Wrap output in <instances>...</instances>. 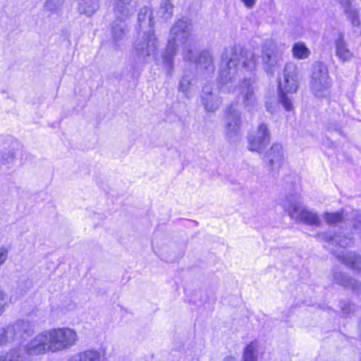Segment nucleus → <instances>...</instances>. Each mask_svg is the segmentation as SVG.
Returning a JSON list of instances; mask_svg holds the SVG:
<instances>
[{
    "instance_id": "f257e3e1",
    "label": "nucleus",
    "mask_w": 361,
    "mask_h": 361,
    "mask_svg": "<svg viewBox=\"0 0 361 361\" xmlns=\"http://www.w3.org/2000/svg\"><path fill=\"white\" fill-rule=\"evenodd\" d=\"M257 64V57L251 50L240 47L226 48L221 54V61L218 78L219 90L222 92H231L235 87L238 76L245 78L239 85V93L245 109L251 111L257 106L255 94V79L252 76Z\"/></svg>"
},
{
    "instance_id": "f03ea898",
    "label": "nucleus",
    "mask_w": 361,
    "mask_h": 361,
    "mask_svg": "<svg viewBox=\"0 0 361 361\" xmlns=\"http://www.w3.org/2000/svg\"><path fill=\"white\" fill-rule=\"evenodd\" d=\"M191 26L190 20L179 19L171 28L167 46L161 54V63L167 75L172 76L173 73L174 58L178 44L185 46L183 51L184 61L196 64L203 75L212 76L214 74L215 67L211 52L203 51L197 56L195 47L187 44L191 33Z\"/></svg>"
},
{
    "instance_id": "7ed1b4c3",
    "label": "nucleus",
    "mask_w": 361,
    "mask_h": 361,
    "mask_svg": "<svg viewBox=\"0 0 361 361\" xmlns=\"http://www.w3.org/2000/svg\"><path fill=\"white\" fill-rule=\"evenodd\" d=\"M51 353L47 331H44L29 342L25 347L18 346L0 355V361H30V356L42 355Z\"/></svg>"
},
{
    "instance_id": "20e7f679",
    "label": "nucleus",
    "mask_w": 361,
    "mask_h": 361,
    "mask_svg": "<svg viewBox=\"0 0 361 361\" xmlns=\"http://www.w3.org/2000/svg\"><path fill=\"white\" fill-rule=\"evenodd\" d=\"M282 206L290 218L297 222L315 226H320L322 224L318 215L307 209L303 205L301 197L297 195L287 196L283 201Z\"/></svg>"
},
{
    "instance_id": "39448f33",
    "label": "nucleus",
    "mask_w": 361,
    "mask_h": 361,
    "mask_svg": "<svg viewBox=\"0 0 361 361\" xmlns=\"http://www.w3.org/2000/svg\"><path fill=\"white\" fill-rule=\"evenodd\" d=\"M280 102L286 111H292V99L288 94L295 93L298 88L297 68L293 63H287L284 68L283 77L279 79Z\"/></svg>"
},
{
    "instance_id": "423d86ee",
    "label": "nucleus",
    "mask_w": 361,
    "mask_h": 361,
    "mask_svg": "<svg viewBox=\"0 0 361 361\" xmlns=\"http://www.w3.org/2000/svg\"><path fill=\"white\" fill-rule=\"evenodd\" d=\"M332 80L326 64L315 62L312 65L310 87L314 95L319 98L328 97L331 93Z\"/></svg>"
},
{
    "instance_id": "0eeeda50",
    "label": "nucleus",
    "mask_w": 361,
    "mask_h": 361,
    "mask_svg": "<svg viewBox=\"0 0 361 361\" xmlns=\"http://www.w3.org/2000/svg\"><path fill=\"white\" fill-rule=\"evenodd\" d=\"M159 41L155 34H137L133 51L138 63H147L157 59Z\"/></svg>"
},
{
    "instance_id": "6e6552de",
    "label": "nucleus",
    "mask_w": 361,
    "mask_h": 361,
    "mask_svg": "<svg viewBox=\"0 0 361 361\" xmlns=\"http://www.w3.org/2000/svg\"><path fill=\"white\" fill-rule=\"evenodd\" d=\"M47 334L51 353L69 350L78 341L76 331L68 327L51 329L47 330Z\"/></svg>"
},
{
    "instance_id": "1a4fd4ad",
    "label": "nucleus",
    "mask_w": 361,
    "mask_h": 361,
    "mask_svg": "<svg viewBox=\"0 0 361 361\" xmlns=\"http://www.w3.org/2000/svg\"><path fill=\"white\" fill-rule=\"evenodd\" d=\"M262 62L264 71L271 75L278 71L283 63V51L274 41L267 40L262 47Z\"/></svg>"
},
{
    "instance_id": "9d476101",
    "label": "nucleus",
    "mask_w": 361,
    "mask_h": 361,
    "mask_svg": "<svg viewBox=\"0 0 361 361\" xmlns=\"http://www.w3.org/2000/svg\"><path fill=\"white\" fill-rule=\"evenodd\" d=\"M224 118V128L226 138L235 142L240 137L241 112L237 103L231 104L226 109Z\"/></svg>"
},
{
    "instance_id": "9b49d317",
    "label": "nucleus",
    "mask_w": 361,
    "mask_h": 361,
    "mask_svg": "<svg viewBox=\"0 0 361 361\" xmlns=\"http://www.w3.org/2000/svg\"><path fill=\"white\" fill-rule=\"evenodd\" d=\"M271 138L270 130L264 123L259 124L256 130L248 135L247 148L252 152L262 153L267 147Z\"/></svg>"
},
{
    "instance_id": "f8f14e48",
    "label": "nucleus",
    "mask_w": 361,
    "mask_h": 361,
    "mask_svg": "<svg viewBox=\"0 0 361 361\" xmlns=\"http://www.w3.org/2000/svg\"><path fill=\"white\" fill-rule=\"evenodd\" d=\"M3 328L10 343L21 339L24 336H29L34 331L32 324L23 319L18 320Z\"/></svg>"
},
{
    "instance_id": "ddd939ff",
    "label": "nucleus",
    "mask_w": 361,
    "mask_h": 361,
    "mask_svg": "<svg viewBox=\"0 0 361 361\" xmlns=\"http://www.w3.org/2000/svg\"><path fill=\"white\" fill-rule=\"evenodd\" d=\"M153 11L149 6H143L137 15V34H155Z\"/></svg>"
},
{
    "instance_id": "4468645a",
    "label": "nucleus",
    "mask_w": 361,
    "mask_h": 361,
    "mask_svg": "<svg viewBox=\"0 0 361 361\" xmlns=\"http://www.w3.org/2000/svg\"><path fill=\"white\" fill-rule=\"evenodd\" d=\"M269 169L277 172L284 162V152L283 147L279 143H274L265 154Z\"/></svg>"
},
{
    "instance_id": "2eb2a0df",
    "label": "nucleus",
    "mask_w": 361,
    "mask_h": 361,
    "mask_svg": "<svg viewBox=\"0 0 361 361\" xmlns=\"http://www.w3.org/2000/svg\"><path fill=\"white\" fill-rule=\"evenodd\" d=\"M116 20L112 23L111 27V35L114 42L117 45L118 42L123 41L128 33V30L125 20L128 18L133 13H130L128 16L119 17L114 11Z\"/></svg>"
},
{
    "instance_id": "dca6fc26",
    "label": "nucleus",
    "mask_w": 361,
    "mask_h": 361,
    "mask_svg": "<svg viewBox=\"0 0 361 361\" xmlns=\"http://www.w3.org/2000/svg\"><path fill=\"white\" fill-rule=\"evenodd\" d=\"M201 102L207 112L216 111L222 104L221 99L212 91L209 85L202 88Z\"/></svg>"
},
{
    "instance_id": "f3484780",
    "label": "nucleus",
    "mask_w": 361,
    "mask_h": 361,
    "mask_svg": "<svg viewBox=\"0 0 361 361\" xmlns=\"http://www.w3.org/2000/svg\"><path fill=\"white\" fill-rule=\"evenodd\" d=\"M346 18L350 22L353 27H359L360 25V7L353 4L350 0H338Z\"/></svg>"
},
{
    "instance_id": "a211bd4d",
    "label": "nucleus",
    "mask_w": 361,
    "mask_h": 361,
    "mask_svg": "<svg viewBox=\"0 0 361 361\" xmlns=\"http://www.w3.org/2000/svg\"><path fill=\"white\" fill-rule=\"evenodd\" d=\"M335 53L338 59L343 62H349L353 58V52L349 49L348 45L344 39V35L339 33L335 39Z\"/></svg>"
},
{
    "instance_id": "6ab92c4d",
    "label": "nucleus",
    "mask_w": 361,
    "mask_h": 361,
    "mask_svg": "<svg viewBox=\"0 0 361 361\" xmlns=\"http://www.w3.org/2000/svg\"><path fill=\"white\" fill-rule=\"evenodd\" d=\"M67 361H106L102 350L90 349L71 355Z\"/></svg>"
},
{
    "instance_id": "aec40b11",
    "label": "nucleus",
    "mask_w": 361,
    "mask_h": 361,
    "mask_svg": "<svg viewBox=\"0 0 361 361\" xmlns=\"http://www.w3.org/2000/svg\"><path fill=\"white\" fill-rule=\"evenodd\" d=\"M334 281L335 283L351 289L355 293L361 294V283L350 278L340 271L334 274Z\"/></svg>"
},
{
    "instance_id": "412c9836",
    "label": "nucleus",
    "mask_w": 361,
    "mask_h": 361,
    "mask_svg": "<svg viewBox=\"0 0 361 361\" xmlns=\"http://www.w3.org/2000/svg\"><path fill=\"white\" fill-rule=\"evenodd\" d=\"M197 81L195 76L188 72L183 75L178 85V91L183 92L185 97L189 98L194 92Z\"/></svg>"
},
{
    "instance_id": "4be33fe9",
    "label": "nucleus",
    "mask_w": 361,
    "mask_h": 361,
    "mask_svg": "<svg viewBox=\"0 0 361 361\" xmlns=\"http://www.w3.org/2000/svg\"><path fill=\"white\" fill-rule=\"evenodd\" d=\"M99 0H78V11L80 15L92 16L99 8Z\"/></svg>"
},
{
    "instance_id": "5701e85b",
    "label": "nucleus",
    "mask_w": 361,
    "mask_h": 361,
    "mask_svg": "<svg viewBox=\"0 0 361 361\" xmlns=\"http://www.w3.org/2000/svg\"><path fill=\"white\" fill-rule=\"evenodd\" d=\"M338 258L346 266L355 270L361 275V257L355 253L349 252L338 255Z\"/></svg>"
},
{
    "instance_id": "b1692460",
    "label": "nucleus",
    "mask_w": 361,
    "mask_h": 361,
    "mask_svg": "<svg viewBox=\"0 0 361 361\" xmlns=\"http://www.w3.org/2000/svg\"><path fill=\"white\" fill-rule=\"evenodd\" d=\"M317 238L321 241H331L343 247L349 246L352 243V239L348 237L344 236L341 238L339 235H333L331 233L327 232L319 233L317 235Z\"/></svg>"
},
{
    "instance_id": "393cba45",
    "label": "nucleus",
    "mask_w": 361,
    "mask_h": 361,
    "mask_svg": "<svg viewBox=\"0 0 361 361\" xmlns=\"http://www.w3.org/2000/svg\"><path fill=\"white\" fill-rule=\"evenodd\" d=\"M132 0H116L114 4V11L119 17L128 16L134 11Z\"/></svg>"
},
{
    "instance_id": "a878e982",
    "label": "nucleus",
    "mask_w": 361,
    "mask_h": 361,
    "mask_svg": "<svg viewBox=\"0 0 361 361\" xmlns=\"http://www.w3.org/2000/svg\"><path fill=\"white\" fill-rule=\"evenodd\" d=\"M20 145L16 140L11 142L8 149H5L2 152V161L4 164H10L13 162L16 151L20 148Z\"/></svg>"
},
{
    "instance_id": "bb28decb",
    "label": "nucleus",
    "mask_w": 361,
    "mask_h": 361,
    "mask_svg": "<svg viewBox=\"0 0 361 361\" xmlns=\"http://www.w3.org/2000/svg\"><path fill=\"white\" fill-rule=\"evenodd\" d=\"M158 15L164 20H169L172 18L173 15V5L171 0L161 1Z\"/></svg>"
},
{
    "instance_id": "cd10ccee",
    "label": "nucleus",
    "mask_w": 361,
    "mask_h": 361,
    "mask_svg": "<svg viewBox=\"0 0 361 361\" xmlns=\"http://www.w3.org/2000/svg\"><path fill=\"white\" fill-rule=\"evenodd\" d=\"M292 53L294 58L303 60L307 59L311 54L310 50L304 42H296L292 47Z\"/></svg>"
},
{
    "instance_id": "c85d7f7f",
    "label": "nucleus",
    "mask_w": 361,
    "mask_h": 361,
    "mask_svg": "<svg viewBox=\"0 0 361 361\" xmlns=\"http://www.w3.org/2000/svg\"><path fill=\"white\" fill-rule=\"evenodd\" d=\"M62 6V0H46L43 8L44 12H48L50 14H58L61 11Z\"/></svg>"
},
{
    "instance_id": "c756f323",
    "label": "nucleus",
    "mask_w": 361,
    "mask_h": 361,
    "mask_svg": "<svg viewBox=\"0 0 361 361\" xmlns=\"http://www.w3.org/2000/svg\"><path fill=\"white\" fill-rule=\"evenodd\" d=\"M241 361H257V348L254 343H250L245 347Z\"/></svg>"
},
{
    "instance_id": "7c9ffc66",
    "label": "nucleus",
    "mask_w": 361,
    "mask_h": 361,
    "mask_svg": "<svg viewBox=\"0 0 361 361\" xmlns=\"http://www.w3.org/2000/svg\"><path fill=\"white\" fill-rule=\"evenodd\" d=\"M324 218L327 224H333L342 221L345 219L343 213L334 212L329 213L326 212L324 214Z\"/></svg>"
},
{
    "instance_id": "2f4dec72",
    "label": "nucleus",
    "mask_w": 361,
    "mask_h": 361,
    "mask_svg": "<svg viewBox=\"0 0 361 361\" xmlns=\"http://www.w3.org/2000/svg\"><path fill=\"white\" fill-rule=\"evenodd\" d=\"M326 130L330 133H336L344 136L341 124L336 121H329L326 125Z\"/></svg>"
},
{
    "instance_id": "473e14b6",
    "label": "nucleus",
    "mask_w": 361,
    "mask_h": 361,
    "mask_svg": "<svg viewBox=\"0 0 361 361\" xmlns=\"http://www.w3.org/2000/svg\"><path fill=\"white\" fill-rule=\"evenodd\" d=\"M8 248L5 246L0 247V267L2 266L8 259Z\"/></svg>"
},
{
    "instance_id": "72a5a7b5",
    "label": "nucleus",
    "mask_w": 361,
    "mask_h": 361,
    "mask_svg": "<svg viewBox=\"0 0 361 361\" xmlns=\"http://www.w3.org/2000/svg\"><path fill=\"white\" fill-rule=\"evenodd\" d=\"M7 304L6 295L4 291L0 290V317L4 312V307Z\"/></svg>"
},
{
    "instance_id": "f704fd0d",
    "label": "nucleus",
    "mask_w": 361,
    "mask_h": 361,
    "mask_svg": "<svg viewBox=\"0 0 361 361\" xmlns=\"http://www.w3.org/2000/svg\"><path fill=\"white\" fill-rule=\"evenodd\" d=\"M340 307H341L343 314H344L345 315H348L349 314H350V312L352 311V307L348 302L342 301L340 302Z\"/></svg>"
},
{
    "instance_id": "c9c22d12",
    "label": "nucleus",
    "mask_w": 361,
    "mask_h": 361,
    "mask_svg": "<svg viewBox=\"0 0 361 361\" xmlns=\"http://www.w3.org/2000/svg\"><path fill=\"white\" fill-rule=\"evenodd\" d=\"M6 334L4 329L2 327L0 329V347L10 343L8 338L6 337Z\"/></svg>"
},
{
    "instance_id": "e433bc0d",
    "label": "nucleus",
    "mask_w": 361,
    "mask_h": 361,
    "mask_svg": "<svg viewBox=\"0 0 361 361\" xmlns=\"http://www.w3.org/2000/svg\"><path fill=\"white\" fill-rule=\"evenodd\" d=\"M245 6L247 8H252L256 4V0H241Z\"/></svg>"
},
{
    "instance_id": "4c0bfd02",
    "label": "nucleus",
    "mask_w": 361,
    "mask_h": 361,
    "mask_svg": "<svg viewBox=\"0 0 361 361\" xmlns=\"http://www.w3.org/2000/svg\"><path fill=\"white\" fill-rule=\"evenodd\" d=\"M354 227L355 228H361V216L360 217L356 218L354 222Z\"/></svg>"
},
{
    "instance_id": "58836bf2",
    "label": "nucleus",
    "mask_w": 361,
    "mask_h": 361,
    "mask_svg": "<svg viewBox=\"0 0 361 361\" xmlns=\"http://www.w3.org/2000/svg\"><path fill=\"white\" fill-rule=\"evenodd\" d=\"M223 361H238V360L233 356H226L224 358Z\"/></svg>"
},
{
    "instance_id": "ea45409f",
    "label": "nucleus",
    "mask_w": 361,
    "mask_h": 361,
    "mask_svg": "<svg viewBox=\"0 0 361 361\" xmlns=\"http://www.w3.org/2000/svg\"><path fill=\"white\" fill-rule=\"evenodd\" d=\"M26 283H27V288H30V287L31 286V285H32L31 281H28V280L26 281Z\"/></svg>"
},
{
    "instance_id": "a19ab883",
    "label": "nucleus",
    "mask_w": 361,
    "mask_h": 361,
    "mask_svg": "<svg viewBox=\"0 0 361 361\" xmlns=\"http://www.w3.org/2000/svg\"><path fill=\"white\" fill-rule=\"evenodd\" d=\"M267 111H270L269 108L267 104Z\"/></svg>"
}]
</instances>
